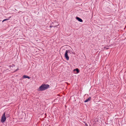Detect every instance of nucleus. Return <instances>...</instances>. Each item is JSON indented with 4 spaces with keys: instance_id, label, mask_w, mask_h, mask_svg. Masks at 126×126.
I'll use <instances>...</instances> for the list:
<instances>
[{
    "instance_id": "7",
    "label": "nucleus",
    "mask_w": 126,
    "mask_h": 126,
    "mask_svg": "<svg viewBox=\"0 0 126 126\" xmlns=\"http://www.w3.org/2000/svg\"><path fill=\"white\" fill-rule=\"evenodd\" d=\"M27 76L26 75H24L23 76V77L24 78H27Z\"/></svg>"
},
{
    "instance_id": "10",
    "label": "nucleus",
    "mask_w": 126,
    "mask_h": 126,
    "mask_svg": "<svg viewBox=\"0 0 126 126\" xmlns=\"http://www.w3.org/2000/svg\"><path fill=\"white\" fill-rule=\"evenodd\" d=\"M30 78L29 77V76H27V78H28L29 79H30Z\"/></svg>"
},
{
    "instance_id": "3",
    "label": "nucleus",
    "mask_w": 126,
    "mask_h": 126,
    "mask_svg": "<svg viewBox=\"0 0 126 126\" xmlns=\"http://www.w3.org/2000/svg\"><path fill=\"white\" fill-rule=\"evenodd\" d=\"M5 113L4 112L1 118V121L2 123L4 122L6 120V118L5 116Z\"/></svg>"
},
{
    "instance_id": "2",
    "label": "nucleus",
    "mask_w": 126,
    "mask_h": 126,
    "mask_svg": "<svg viewBox=\"0 0 126 126\" xmlns=\"http://www.w3.org/2000/svg\"><path fill=\"white\" fill-rule=\"evenodd\" d=\"M69 52V50H66L65 51V53L64 54L65 57L67 60H68L69 59V57L68 55V53Z\"/></svg>"
},
{
    "instance_id": "15",
    "label": "nucleus",
    "mask_w": 126,
    "mask_h": 126,
    "mask_svg": "<svg viewBox=\"0 0 126 126\" xmlns=\"http://www.w3.org/2000/svg\"><path fill=\"white\" fill-rule=\"evenodd\" d=\"M50 26V27H51H51H52V26Z\"/></svg>"
},
{
    "instance_id": "14",
    "label": "nucleus",
    "mask_w": 126,
    "mask_h": 126,
    "mask_svg": "<svg viewBox=\"0 0 126 126\" xmlns=\"http://www.w3.org/2000/svg\"><path fill=\"white\" fill-rule=\"evenodd\" d=\"M13 66H15V65H13Z\"/></svg>"
},
{
    "instance_id": "9",
    "label": "nucleus",
    "mask_w": 126,
    "mask_h": 126,
    "mask_svg": "<svg viewBox=\"0 0 126 126\" xmlns=\"http://www.w3.org/2000/svg\"><path fill=\"white\" fill-rule=\"evenodd\" d=\"M76 18L78 21H79V17H76Z\"/></svg>"
},
{
    "instance_id": "5",
    "label": "nucleus",
    "mask_w": 126,
    "mask_h": 126,
    "mask_svg": "<svg viewBox=\"0 0 126 126\" xmlns=\"http://www.w3.org/2000/svg\"><path fill=\"white\" fill-rule=\"evenodd\" d=\"M75 71H76L77 73H79V70L78 68H76L73 70V72H75Z\"/></svg>"
},
{
    "instance_id": "4",
    "label": "nucleus",
    "mask_w": 126,
    "mask_h": 126,
    "mask_svg": "<svg viewBox=\"0 0 126 126\" xmlns=\"http://www.w3.org/2000/svg\"><path fill=\"white\" fill-rule=\"evenodd\" d=\"M91 97H89L87 99L84 101V102H86L90 101L91 99Z\"/></svg>"
},
{
    "instance_id": "12",
    "label": "nucleus",
    "mask_w": 126,
    "mask_h": 126,
    "mask_svg": "<svg viewBox=\"0 0 126 126\" xmlns=\"http://www.w3.org/2000/svg\"><path fill=\"white\" fill-rule=\"evenodd\" d=\"M85 125L86 126H88L87 124H85Z\"/></svg>"
},
{
    "instance_id": "8",
    "label": "nucleus",
    "mask_w": 126,
    "mask_h": 126,
    "mask_svg": "<svg viewBox=\"0 0 126 126\" xmlns=\"http://www.w3.org/2000/svg\"><path fill=\"white\" fill-rule=\"evenodd\" d=\"M79 21L80 22H82V19H81L79 18Z\"/></svg>"
},
{
    "instance_id": "13",
    "label": "nucleus",
    "mask_w": 126,
    "mask_h": 126,
    "mask_svg": "<svg viewBox=\"0 0 126 126\" xmlns=\"http://www.w3.org/2000/svg\"><path fill=\"white\" fill-rule=\"evenodd\" d=\"M13 66H15V65H13Z\"/></svg>"
},
{
    "instance_id": "6",
    "label": "nucleus",
    "mask_w": 126,
    "mask_h": 126,
    "mask_svg": "<svg viewBox=\"0 0 126 126\" xmlns=\"http://www.w3.org/2000/svg\"><path fill=\"white\" fill-rule=\"evenodd\" d=\"M11 17V16H10L9 18H8V19H4V20H3L2 21V22H3L5 21H6V20H9L10 19V18Z\"/></svg>"
},
{
    "instance_id": "1",
    "label": "nucleus",
    "mask_w": 126,
    "mask_h": 126,
    "mask_svg": "<svg viewBox=\"0 0 126 126\" xmlns=\"http://www.w3.org/2000/svg\"><path fill=\"white\" fill-rule=\"evenodd\" d=\"M49 86L47 84H42L39 88V90L40 91H42L48 89Z\"/></svg>"
},
{
    "instance_id": "11",
    "label": "nucleus",
    "mask_w": 126,
    "mask_h": 126,
    "mask_svg": "<svg viewBox=\"0 0 126 126\" xmlns=\"http://www.w3.org/2000/svg\"><path fill=\"white\" fill-rule=\"evenodd\" d=\"M18 70V68H17V69H16V70H15V72L16 71H17V70Z\"/></svg>"
}]
</instances>
